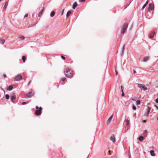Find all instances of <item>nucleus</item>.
<instances>
[{
    "instance_id": "1",
    "label": "nucleus",
    "mask_w": 158,
    "mask_h": 158,
    "mask_svg": "<svg viewBox=\"0 0 158 158\" xmlns=\"http://www.w3.org/2000/svg\"><path fill=\"white\" fill-rule=\"evenodd\" d=\"M65 76L68 77H70L72 76V72L71 69L69 68H66L64 71Z\"/></svg>"
},
{
    "instance_id": "2",
    "label": "nucleus",
    "mask_w": 158,
    "mask_h": 158,
    "mask_svg": "<svg viewBox=\"0 0 158 158\" xmlns=\"http://www.w3.org/2000/svg\"><path fill=\"white\" fill-rule=\"evenodd\" d=\"M128 25L127 23H125L123 24L120 31V32L121 34L124 33L126 31L128 27Z\"/></svg>"
},
{
    "instance_id": "3",
    "label": "nucleus",
    "mask_w": 158,
    "mask_h": 158,
    "mask_svg": "<svg viewBox=\"0 0 158 158\" xmlns=\"http://www.w3.org/2000/svg\"><path fill=\"white\" fill-rule=\"evenodd\" d=\"M138 87L141 90H143L146 91L147 90V88L144 85L141 84H139L138 85Z\"/></svg>"
},
{
    "instance_id": "4",
    "label": "nucleus",
    "mask_w": 158,
    "mask_h": 158,
    "mask_svg": "<svg viewBox=\"0 0 158 158\" xmlns=\"http://www.w3.org/2000/svg\"><path fill=\"white\" fill-rule=\"evenodd\" d=\"M23 79V77L21 75L18 74L14 78V80L15 81H19Z\"/></svg>"
},
{
    "instance_id": "5",
    "label": "nucleus",
    "mask_w": 158,
    "mask_h": 158,
    "mask_svg": "<svg viewBox=\"0 0 158 158\" xmlns=\"http://www.w3.org/2000/svg\"><path fill=\"white\" fill-rule=\"evenodd\" d=\"M148 10L149 12H151L152 9L154 8V5L152 3H149L148 5Z\"/></svg>"
},
{
    "instance_id": "6",
    "label": "nucleus",
    "mask_w": 158,
    "mask_h": 158,
    "mask_svg": "<svg viewBox=\"0 0 158 158\" xmlns=\"http://www.w3.org/2000/svg\"><path fill=\"white\" fill-rule=\"evenodd\" d=\"M34 94V92H29L27 94V96L28 97H31Z\"/></svg>"
},
{
    "instance_id": "7",
    "label": "nucleus",
    "mask_w": 158,
    "mask_h": 158,
    "mask_svg": "<svg viewBox=\"0 0 158 158\" xmlns=\"http://www.w3.org/2000/svg\"><path fill=\"white\" fill-rule=\"evenodd\" d=\"M150 110H151L150 108L148 107L146 110L145 112V114L146 115H148L149 114V113H150Z\"/></svg>"
},
{
    "instance_id": "8",
    "label": "nucleus",
    "mask_w": 158,
    "mask_h": 158,
    "mask_svg": "<svg viewBox=\"0 0 158 158\" xmlns=\"http://www.w3.org/2000/svg\"><path fill=\"white\" fill-rule=\"evenodd\" d=\"M16 97L15 95H12V96H11V97L10 98V100L12 102L14 103V102H15L14 100L16 99Z\"/></svg>"
},
{
    "instance_id": "9",
    "label": "nucleus",
    "mask_w": 158,
    "mask_h": 158,
    "mask_svg": "<svg viewBox=\"0 0 158 158\" xmlns=\"http://www.w3.org/2000/svg\"><path fill=\"white\" fill-rule=\"evenodd\" d=\"M113 115H112L107 120V124H109L110 123L111 121V120L112 118H113Z\"/></svg>"
},
{
    "instance_id": "10",
    "label": "nucleus",
    "mask_w": 158,
    "mask_h": 158,
    "mask_svg": "<svg viewBox=\"0 0 158 158\" xmlns=\"http://www.w3.org/2000/svg\"><path fill=\"white\" fill-rule=\"evenodd\" d=\"M155 32L154 31H152L149 34V37L150 38H153L155 35Z\"/></svg>"
},
{
    "instance_id": "11",
    "label": "nucleus",
    "mask_w": 158,
    "mask_h": 158,
    "mask_svg": "<svg viewBox=\"0 0 158 158\" xmlns=\"http://www.w3.org/2000/svg\"><path fill=\"white\" fill-rule=\"evenodd\" d=\"M110 139L112 141L113 143H114L115 141V137L114 135H113L110 137Z\"/></svg>"
},
{
    "instance_id": "12",
    "label": "nucleus",
    "mask_w": 158,
    "mask_h": 158,
    "mask_svg": "<svg viewBox=\"0 0 158 158\" xmlns=\"http://www.w3.org/2000/svg\"><path fill=\"white\" fill-rule=\"evenodd\" d=\"M77 6V2H75L73 4L72 8L73 9H75L76 7Z\"/></svg>"
},
{
    "instance_id": "13",
    "label": "nucleus",
    "mask_w": 158,
    "mask_h": 158,
    "mask_svg": "<svg viewBox=\"0 0 158 158\" xmlns=\"http://www.w3.org/2000/svg\"><path fill=\"white\" fill-rule=\"evenodd\" d=\"M8 4V2L7 1H6L5 3V4L3 7V10H5L6 9V8L7 7V5Z\"/></svg>"
},
{
    "instance_id": "14",
    "label": "nucleus",
    "mask_w": 158,
    "mask_h": 158,
    "mask_svg": "<svg viewBox=\"0 0 158 158\" xmlns=\"http://www.w3.org/2000/svg\"><path fill=\"white\" fill-rule=\"evenodd\" d=\"M125 44L123 45V47L122 48L121 52V55H123V52L124 51V49H125Z\"/></svg>"
},
{
    "instance_id": "15",
    "label": "nucleus",
    "mask_w": 158,
    "mask_h": 158,
    "mask_svg": "<svg viewBox=\"0 0 158 158\" xmlns=\"http://www.w3.org/2000/svg\"><path fill=\"white\" fill-rule=\"evenodd\" d=\"M13 89V86L12 85H9L8 87L6 89L9 91Z\"/></svg>"
},
{
    "instance_id": "16",
    "label": "nucleus",
    "mask_w": 158,
    "mask_h": 158,
    "mask_svg": "<svg viewBox=\"0 0 158 158\" xmlns=\"http://www.w3.org/2000/svg\"><path fill=\"white\" fill-rule=\"evenodd\" d=\"M35 114H36V115H39L41 114V112L40 110H37L35 111Z\"/></svg>"
},
{
    "instance_id": "17",
    "label": "nucleus",
    "mask_w": 158,
    "mask_h": 158,
    "mask_svg": "<svg viewBox=\"0 0 158 158\" xmlns=\"http://www.w3.org/2000/svg\"><path fill=\"white\" fill-rule=\"evenodd\" d=\"M55 14V12L54 11H52L50 14V16L51 17H53Z\"/></svg>"
},
{
    "instance_id": "18",
    "label": "nucleus",
    "mask_w": 158,
    "mask_h": 158,
    "mask_svg": "<svg viewBox=\"0 0 158 158\" xmlns=\"http://www.w3.org/2000/svg\"><path fill=\"white\" fill-rule=\"evenodd\" d=\"M44 8H43L40 12L38 14V16L40 17L42 14V13L44 10Z\"/></svg>"
},
{
    "instance_id": "19",
    "label": "nucleus",
    "mask_w": 158,
    "mask_h": 158,
    "mask_svg": "<svg viewBox=\"0 0 158 158\" xmlns=\"http://www.w3.org/2000/svg\"><path fill=\"white\" fill-rule=\"evenodd\" d=\"M150 154L152 156H155V154L154 153V151L153 150H151L150 151Z\"/></svg>"
},
{
    "instance_id": "20",
    "label": "nucleus",
    "mask_w": 158,
    "mask_h": 158,
    "mask_svg": "<svg viewBox=\"0 0 158 158\" xmlns=\"http://www.w3.org/2000/svg\"><path fill=\"white\" fill-rule=\"evenodd\" d=\"M144 139L143 137V136H141L139 137V141L141 142Z\"/></svg>"
},
{
    "instance_id": "21",
    "label": "nucleus",
    "mask_w": 158,
    "mask_h": 158,
    "mask_svg": "<svg viewBox=\"0 0 158 158\" xmlns=\"http://www.w3.org/2000/svg\"><path fill=\"white\" fill-rule=\"evenodd\" d=\"M148 0H147L145 3L144 4L142 7V9H143L145 8L147 4H148Z\"/></svg>"
},
{
    "instance_id": "22",
    "label": "nucleus",
    "mask_w": 158,
    "mask_h": 158,
    "mask_svg": "<svg viewBox=\"0 0 158 158\" xmlns=\"http://www.w3.org/2000/svg\"><path fill=\"white\" fill-rule=\"evenodd\" d=\"M150 12V15H148V14H146V17L148 18V19H150L151 18V17H152V14L151 13V12Z\"/></svg>"
},
{
    "instance_id": "23",
    "label": "nucleus",
    "mask_w": 158,
    "mask_h": 158,
    "mask_svg": "<svg viewBox=\"0 0 158 158\" xmlns=\"http://www.w3.org/2000/svg\"><path fill=\"white\" fill-rule=\"evenodd\" d=\"M5 42V40L4 39H0V43L2 44H3Z\"/></svg>"
},
{
    "instance_id": "24",
    "label": "nucleus",
    "mask_w": 158,
    "mask_h": 158,
    "mask_svg": "<svg viewBox=\"0 0 158 158\" xmlns=\"http://www.w3.org/2000/svg\"><path fill=\"white\" fill-rule=\"evenodd\" d=\"M147 131L146 130H145L143 131V134L144 135V136H147Z\"/></svg>"
},
{
    "instance_id": "25",
    "label": "nucleus",
    "mask_w": 158,
    "mask_h": 158,
    "mask_svg": "<svg viewBox=\"0 0 158 158\" xmlns=\"http://www.w3.org/2000/svg\"><path fill=\"white\" fill-rule=\"evenodd\" d=\"M71 11L70 10L68 11L66 14V16L67 17L69 16L71 14Z\"/></svg>"
},
{
    "instance_id": "26",
    "label": "nucleus",
    "mask_w": 158,
    "mask_h": 158,
    "mask_svg": "<svg viewBox=\"0 0 158 158\" xmlns=\"http://www.w3.org/2000/svg\"><path fill=\"white\" fill-rule=\"evenodd\" d=\"M149 57L148 56L145 57L143 59V61L146 62L149 59Z\"/></svg>"
},
{
    "instance_id": "27",
    "label": "nucleus",
    "mask_w": 158,
    "mask_h": 158,
    "mask_svg": "<svg viewBox=\"0 0 158 158\" xmlns=\"http://www.w3.org/2000/svg\"><path fill=\"white\" fill-rule=\"evenodd\" d=\"M22 60H23V62H25V60H26V57L24 56H22Z\"/></svg>"
},
{
    "instance_id": "28",
    "label": "nucleus",
    "mask_w": 158,
    "mask_h": 158,
    "mask_svg": "<svg viewBox=\"0 0 158 158\" xmlns=\"http://www.w3.org/2000/svg\"><path fill=\"white\" fill-rule=\"evenodd\" d=\"M5 97L6 99H8L9 98L10 96L8 94H6L5 95Z\"/></svg>"
},
{
    "instance_id": "29",
    "label": "nucleus",
    "mask_w": 158,
    "mask_h": 158,
    "mask_svg": "<svg viewBox=\"0 0 158 158\" xmlns=\"http://www.w3.org/2000/svg\"><path fill=\"white\" fill-rule=\"evenodd\" d=\"M140 102L139 100H137L136 102V105H138L140 104Z\"/></svg>"
},
{
    "instance_id": "30",
    "label": "nucleus",
    "mask_w": 158,
    "mask_h": 158,
    "mask_svg": "<svg viewBox=\"0 0 158 158\" xmlns=\"http://www.w3.org/2000/svg\"><path fill=\"white\" fill-rule=\"evenodd\" d=\"M132 109L134 110H135L136 109V107L135 106V105L134 104H132Z\"/></svg>"
},
{
    "instance_id": "31",
    "label": "nucleus",
    "mask_w": 158,
    "mask_h": 158,
    "mask_svg": "<svg viewBox=\"0 0 158 158\" xmlns=\"http://www.w3.org/2000/svg\"><path fill=\"white\" fill-rule=\"evenodd\" d=\"M129 124V120L127 119L126 120L125 124L126 125H128Z\"/></svg>"
},
{
    "instance_id": "32",
    "label": "nucleus",
    "mask_w": 158,
    "mask_h": 158,
    "mask_svg": "<svg viewBox=\"0 0 158 158\" xmlns=\"http://www.w3.org/2000/svg\"><path fill=\"white\" fill-rule=\"evenodd\" d=\"M121 92H122V94H121V95L122 96H123L124 95V94L123 92V89H122V90H121Z\"/></svg>"
},
{
    "instance_id": "33",
    "label": "nucleus",
    "mask_w": 158,
    "mask_h": 158,
    "mask_svg": "<svg viewBox=\"0 0 158 158\" xmlns=\"http://www.w3.org/2000/svg\"><path fill=\"white\" fill-rule=\"evenodd\" d=\"M20 39H22V40H24L25 38V37H24V36H20V37H19Z\"/></svg>"
},
{
    "instance_id": "34",
    "label": "nucleus",
    "mask_w": 158,
    "mask_h": 158,
    "mask_svg": "<svg viewBox=\"0 0 158 158\" xmlns=\"http://www.w3.org/2000/svg\"><path fill=\"white\" fill-rule=\"evenodd\" d=\"M61 58H62V59H63V60H65V57L64 56H63V55H61Z\"/></svg>"
},
{
    "instance_id": "35",
    "label": "nucleus",
    "mask_w": 158,
    "mask_h": 158,
    "mask_svg": "<svg viewBox=\"0 0 158 158\" xmlns=\"http://www.w3.org/2000/svg\"><path fill=\"white\" fill-rule=\"evenodd\" d=\"M65 79H66V78H65V77L61 79V81H65Z\"/></svg>"
},
{
    "instance_id": "36",
    "label": "nucleus",
    "mask_w": 158,
    "mask_h": 158,
    "mask_svg": "<svg viewBox=\"0 0 158 158\" xmlns=\"http://www.w3.org/2000/svg\"><path fill=\"white\" fill-rule=\"evenodd\" d=\"M64 9H63L62 10L61 13V15H63V13H64Z\"/></svg>"
},
{
    "instance_id": "37",
    "label": "nucleus",
    "mask_w": 158,
    "mask_h": 158,
    "mask_svg": "<svg viewBox=\"0 0 158 158\" xmlns=\"http://www.w3.org/2000/svg\"><path fill=\"white\" fill-rule=\"evenodd\" d=\"M39 110L41 111L42 110V108L41 106H40L39 107Z\"/></svg>"
},
{
    "instance_id": "38",
    "label": "nucleus",
    "mask_w": 158,
    "mask_h": 158,
    "mask_svg": "<svg viewBox=\"0 0 158 158\" xmlns=\"http://www.w3.org/2000/svg\"><path fill=\"white\" fill-rule=\"evenodd\" d=\"M31 83V81L30 80L28 83V85L29 86L30 84Z\"/></svg>"
},
{
    "instance_id": "39",
    "label": "nucleus",
    "mask_w": 158,
    "mask_h": 158,
    "mask_svg": "<svg viewBox=\"0 0 158 158\" xmlns=\"http://www.w3.org/2000/svg\"><path fill=\"white\" fill-rule=\"evenodd\" d=\"M28 14H26L25 15H24V17H28Z\"/></svg>"
},
{
    "instance_id": "40",
    "label": "nucleus",
    "mask_w": 158,
    "mask_h": 158,
    "mask_svg": "<svg viewBox=\"0 0 158 158\" xmlns=\"http://www.w3.org/2000/svg\"><path fill=\"white\" fill-rule=\"evenodd\" d=\"M26 103H27V102H22V104L23 105H24L25 104H26Z\"/></svg>"
},
{
    "instance_id": "41",
    "label": "nucleus",
    "mask_w": 158,
    "mask_h": 158,
    "mask_svg": "<svg viewBox=\"0 0 158 158\" xmlns=\"http://www.w3.org/2000/svg\"><path fill=\"white\" fill-rule=\"evenodd\" d=\"M156 102L157 103H158V98H157L156 99Z\"/></svg>"
},
{
    "instance_id": "42",
    "label": "nucleus",
    "mask_w": 158,
    "mask_h": 158,
    "mask_svg": "<svg viewBox=\"0 0 158 158\" xmlns=\"http://www.w3.org/2000/svg\"><path fill=\"white\" fill-rule=\"evenodd\" d=\"M85 0H80V1L81 2H84Z\"/></svg>"
},
{
    "instance_id": "43",
    "label": "nucleus",
    "mask_w": 158,
    "mask_h": 158,
    "mask_svg": "<svg viewBox=\"0 0 158 158\" xmlns=\"http://www.w3.org/2000/svg\"><path fill=\"white\" fill-rule=\"evenodd\" d=\"M35 108L36 109H39V107L37 106H36Z\"/></svg>"
},
{
    "instance_id": "44",
    "label": "nucleus",
    "mask_w": 158,
    "mask_h": 158,
    "mask_svg": "<svg viewBox=\"0 0 158 158\" xmlns=\"http://www.w3.org/2000/svg\"><path fill=\"white\" fill-rule=\"evenodd\" d=\"M115 74H116V75H117V74H118L117 71L116 70H115Z\"/></svg>"
},
{
    "instance_id": "45",
    "label": "nucleus",
    "mask_w": 158,
    "mask_h": 158,
    "mask_svg": "<svg viewBox=\"0 0 158 158\" xmlns=\"http://www.w3.org/2000/svg\"><path fill=\"white\" fill-rule=\"evenodd\" d=\"M3 76L5 78H6V74H4Z\"/></svg>"
},
{
    "instance_id": "46",
    "label": "nucleus",
    "mask_w": 158,
    "mask_h": 158,
    "mask_svg": "<svg viewBox=\"0 0 158 158\" xmlns=\"http://www.w3.org/2000/svg\"><path fill=\"white\" fill-rule=\"evenodd\" d=\"M132 24L130 27V30H131L132 29Z\"/></svg>"
},
{
    "instance_id": "47",
    "label": "nucleus",
    "mask_w": 158,
    "mask_h": 158,
    "mask_svg": "<svg viewBox=\"0 0 158 158\" xmlns=\"http://www.w3.org/2000/svg\"><path fill=\"white\" fill-rule=\"evenodd\" d=\"M133 72L134 73H136V71L134 69H133Z\"/></svg>"
},
{
    "instance_id": "48",
    "label": "nucleus",
    "mask_w": 158,
    "mask_h": 158,
    "mask_svg": "<svg viewBox=\"0 0 158 158\" xmlns=\"http://www.w3.org/2000/svg\"><path fill=\"white\" fill-rule=\"evenodd\" d=\"M132 100L133 101H136V100L134 98H132Z\"/></svg>"
},
{
    "instance_id": "49",
    "label": "nucleus",
    "mask_w": 158,
    "mask_h": 158,
    "mask_svg": "<svg viewBox=\"0 0 158 158\" xmlns=\"http://www.w3.org/2000/svg\"><path fill=\"white\" fill-rule=\"evenodd\" d=\"M121 90H122V89H123V86H121Z\"/></svg>"
},
{
    "instance_id": "50",
    "label": "nucleus",
    "mask_w": 158,
    "mask_h": 158,
    "mask_svg": "<svg viewBox=\"0 0 158 158\" xmlns=\"http://www.w3.org/2000/svg\"><path fill=\"white\" fill-rule=\"evenodd\" d=\"M114 158H117V157L116 156H114Z\"/></svg>"
},
{
    "instance_id": "51",
    "label": "nucleus",
    "mask_w": 158,
    "mask_h": 158,
    "mask_svg": "<svg viewBox=\"0 0 158 158\" xmlns=\"http://www.w3.org/2000/svg\"><path fill=\"white\" fill-rule=\"evenodd\" d=\"M3 91H4V94H5V90H3Z\"/></svg>"
},
{
    "instance_id": "52",
    "label": "nucleus",
    "mask_w": 158,
    "mask_h": 158,
    "mask_svg": "<svg viewBox=\"0 0 158 158\" xmlns=\"http://www.w3.org/2000/svg\"><path fill=\"white\" fill-rule=\"evenodd\" d=\"M158 86H157L156 87V88H158Z\"/></svg>"
},
{
    "instance_id": "53",
    "label": "nucleus",
    "mask_w": 158,
    "mask_h": 158,
    "mask_svg": "<svg viewBox=\"0 0 158 158\" xmlns=\"http://www.w3.org/2000/svg\"><path fill=\"white\" fill-rule=\"evenodd\" d=\"M108 152L109 153L110 152V151H109Z\"/></svg>"
},
{
    "instance_id": "54",
    "label": "nucleus",
    "mask_w": 158,
    "mask_h": 158,
    "mask_svg": "<svg viewBox=\"0 0 158 158\" xmlns=\"http://www.w3.org/2000/svg\"><path fill=\"white\" fill-rule=\"evenodd\" d=\"M143 122H144V123H145V121H144Z\"/></svg>"
},
{
    "instance_id": "55",
    "label": "nucleus",
    "mask_w": 158,
    "mask_h": 158,
    "mask_svg": "<svg viewBox=\"0 0 158 158\" xmlns=\"http://www.w3.org/2000/svg\"><path fill=\"white\" fill-rule=\"evenodd\" d=\"M130 3H131V2H130L129 3V4H128V5H129L130 4Z\"/></svg>"
},
{
    "instance_id": "56",
    "label": "nucleus",
    "mask_w": 158,
    "mask_h": 158,
    "mask_svg": "<svg viewBox=\"0 0 158 158\" xmlns=\"http://www.w3.org/2000/svg\"><path fill=\"white\" fill-rule=\"evenodd\" d=\"M1 1H2L1 0H0V2Z\"/></svg>"
}]
</instances>
